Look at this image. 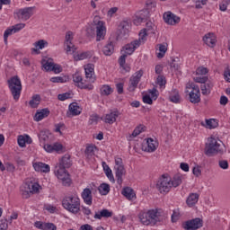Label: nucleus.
<instances>
[{"instance_id":"1","label":"nucleus","mask_w":230,"mask_h":230,"mask_svg":"<svg viewBox=\"0 0 230 230\" xmlns=\"http://www.w3.org/2000/svg\"><path fill=\"white\" fill-rule=\"evenodd\" d=\"M138 218L143 226H156L158 222H163L164 219V211L161 208L141 210Z\"/></svg>"},{"instance_id":"2","label":"nucleus","mask_w":230,"mask_h":230,"mask_svg":"<svg viewBox=\"0 0 230 230\" xmlns=\"http://www.w3.org/2000/svg\"><path fill=\"white\" fill-rule=\"evenodd\" d=\"M96 35V41L103 40L105 35H107V27H105V22L103 21H93V25L89 26L86 29V36L94 37Z\"/></svg>"},{"instance_id":"3","label":"nucleus","mask_w":230,"mask_h":230,"mask_svg":"<svg viewBox=\"0 0 230 230\" xmlns=\"http://www.w3.org/2000/svg\"><path fill=\"white\" fill-rule=\"evenodd\" d=\"M62 206L66 211L76 215L80 211V198L76 195L66 196L62 200Z\"/></svg>"},{"instance_id":"4","label":"nucleus","mask_w":230,"mask_h":230,"mask_svg":"<svg viewBox=\"0 0 230 230\" xmlns=\"http://www.w3.org/2000/svg\"><path fill=\"white\" fill-rule=\"evenodd\" d=\"M7 84L13 100L18 102L19 98H21V93L22 91V84L21 83V78H19L17 75H14L7 81Z\"/></svg>"},{"instance_id":"5","label":"nucleus","mask_w":230,"mask_h":230,"mask_svg":"<svg viewBox=\"0 0 230 230\" xmlns=\"http://www.w3.org/2000/svg\"><path fill=\"white\" fill-rule=\"evenodd\" d=\"M217 154H222V145L215 137H210L205 145V155L211 157L217 155Z\"/></svg>"},{"instance_id":"6","label":"nucleus","mask_w":230,"mask_h":230,"mask_svg":"<svg viewBox=\"0 0 230 230\" xmlns=\"http://www.w3.org/2000/svg\"><path fill=\"white\" fill-rule=\"evenodd\" d=\"M40 185L31 181H26L20 189L22 199H30L33 193H39V188Z\"/></svg>"},{"instance_id":"7","label":"nucleus","mask_w":230,"mask_h":230,"mask_svg":"<svg viewBox=\"0 0 230 230\" xmlns=\"http://www.w3.org/2000/svg\"><path fill=\"white\" fill-rule=\"evenodd\" d=\"M36 8L37 7L32 6V7H24L22 9H18L14 11L13 15L15 19H18L19 21L26 22L31 19V17H33V15L35 14Z\"/></svg>"},{"instance_id":"8","label":"nucleus","mask_w":230,"mask_h":230,"mask_svg":"<svg viewBox=\"0 0 230 230\" xmlns=\"http://www.w3.org/2000/svg\"><path fill=\"white\" fill-rule=\"evenodd\" d=\"M115 177L117 179V183L121 186L123 184V176L127 175V170H125V165L123 164V159L119 157L115 158Z\"/></svg>"},{"instance_id":"9","label":"nucleus","mask_w":230,"mask_h":230,"mask_svg":"<svg viewBox=\"0 0 230 230\" xmlns=\"http://www.w3.org/2000/svg\"><path fill=\"white\" fill-rule=\"evenodd\" d=\"M156 189L163 195L170 193V190H172L170 177L166 176V174H163L156 182Z\"/></svg>"},{"instance_id":"10","label":"nucleus","mask_w":230,"mask_h":230,"mask_svg":"<svg viewBox=\"0 0 230 230\" xmlns=\"http://www.w3.org/2000/svg\"><path fill=\"white\" fill-rule=\"evenodd\" d=\"M187 89H191L189 93L190 103H200V88L195 84H189Z\"/></svg>"},{"instance_id":"11","label":"nucleus","mask_w":230,"mask_h":230,"mask_svg":"<svg viewBox=\"0 0 230 230\" xmlns=\"http://www.w3.org/2000/svg\"><path fill=\"white\" fill-rule=\"evenodd\" d=\"M143 76V70L137 71L130 78H129V84L128 87V91L129 93H134L136 89H137V85L139 84V82H141V77Z\"/></svg>"},{"instance_id":"12","label":"nucleus","mask_w":230,"mask_h":230,"mask_svg":"<svg viewBox=\"0 0 230 230\" xmlns=\"http://www.w3.org/2000/svg\"><path fill=\"white\" fill-rule=\"evenodd\" d=\"M141 42H143V40H141V38H139L138 40H135L133 41H131L130 43L126 44L122 49H121V53H123L124 55H127L128 57V55H132V53H134L136 51V49H137V48H139V46H141Z\"/></svg>"},{"instance_id":"13","label":"nucleus","mask_w":230,"mask_h":230,"mask_svg":"<svg viewBox=\"0 0 230 230\" xmlns=\"http://www.w3.org/2000/svg\"><path fill=\"white\" fill-rule=\"evenodd\" d=\"M204 226V221L200 217H196L191 220H188L183 224V229L185 230H197L200 229Z\"/></svg>"},{"instance_id":"14","label":"nucleus","mask_w":230,"mask_h":230,"mask_svg":"<svg viewBox=\"0 0 230 230\" xmlns=\"http://www.w3.org/2000/svg\"><path fill=\"white\" fill-rule=\"evenodd\" d=\"M71 156L69 155H65L59 161L58 166L56 167L55 172H67V168H71Z\"/></svg>"},{"instance_id":"15","label":"nucleus","mask_w":230,"mask_h":230,"mask_svg":"<svg viewBox=\"0 0 230 230\" xmlns=\"http://www.w3.org/2000/svg\"><path fill=\"white\" fill-rule=\"evenodd\" d=\"M197 76L194 77V82L197 84H206L208 78L206 76L208 75V69L204 66H199L196 70Z\"/></svg>"},{"instance_id":"16","label":"nucleus","mask_w":230,"mask_h":230,"mask_svg":"<svg viewBox=\"0 0 230 230\" xmlns=\"http://www.w3.org/2000/svg\"><path fill=\"white\" fill-rule=\"evenodd\" d=\"M154 33H155V31L154 30V23L149 21L146 23V28L140 31L139 39L142 42H145V40H146V36L153 35Z\"/></svg>"},{"instance_id":"17","label":"nucleus","mask_w":230,"mask_h":230,"mask_svg":"<svg viewBox=\"0 0 230 230\" xmlns=\"http://www.w3.org/2000/svg\"><path fill=\"white\" fill-rule=\"evenodd\" d=\"M44 150L46 152H49V154H51L53 152H57V154H63L64 153V146L60 143H54L53 145L51 144H45L43 146Z\"/></svg>"},{"instance_id":"18","label":"nucleus","mask_w":230,"mask_h":230,"mask_svg":"<svg viewBox=\"0 0 230 230\" xmlns=\"http://www.w3.org/2000/svg\"><path fill=\"white\" fill-rule=\"evenodd\" d=\"M119 114V111L111 110L110 112L104 116L102 121H104V123H108L109 125H112V123H116V119H118Z\"/></svg>"},{"instance_id":"19","label":"nucleus","mask_w":230,"mask_h":230,"mask_svg":"<svg viewBox=\"0 0 230 230\" xmlns=\"http://www.w3.org/2000/svg\"><path fill=\"white\" fill-rule=\"evenodd\" d=\"M164 21L166 24H171L172 26L179 24L181 22V18L172 12H167L164 13Z\"/></svg>"},{"instance_id":"20","label":"nucleus","mask_w":230,"mask_h":230,"mask_svg":"<svg viewBox=\"0 0 230 230\" xmlns=\"http://www.w3.org/2000/svg\"><path fill=\"white\" fill-rule=\"evenodd\" d=\"M58 179L59 181H62L63 186H71V178H69V172L67 171H60V172H55Z\"/></svg>"},{"instance_id":"21","label":"nucleus","mask_w":230,"mask_h":230,"mask_svg":"<svg viewBox=\"0 0 230 230\" xmlns=\"http://www.w3.org/2000/svg\"><path fill=\"white\" fill-rule=\"evenodd\" d=\"M68 111H69L66 112L67 118H72V116H80V114H82V109L76 102L70 103Z\"/></svg>"},{"instance_id":"22","label":"nucleus","mask_w":230,"mask_h":230,"mask_svg":"<svg viewBox=\"0 0 230 230\" xmlns=\"http://www.w3.org/2000/svg\"><path fill=\"white\" fill-rule=\"evenodd\" d=\"M81 197L85 204L87 206H92L93 205V192L91 191V189L85 188L82 194Z\"/></svg>"},{"instance_id":"23","label":"nucleus","mask_w":230,"mask_h":230,"mask_svg":"<svg viewBox=\"0 0 230 230\" xmlns=\"http://www.w3.org/2000/svg\"><path fill=\"white\" fill-rule=\"evenodd\" d=\"M49 113L50 111L48 108L38 110L34 116V121H42L44 118H48V116H49Z\"/></svg>"},{"instance_id":"24","label":"nucleus","mask_w":230,"mask_h":230,"mask_svg":"<svg viewBox=\"0 0 230 230\" xmlns=\"http://www.w3.org/2000/svg\"><path fill=\"white\" fill-rule=\"evenodd\" d=\"M33 168L35 172H42L43 173H49L50 172L49 165L42 162L33 164Z\"/></svg>"},{"instance_id":"25","label":"nucleus","mask_w":230,"mask_h":230,"mask_svg":"<svg viewBox=\"0 0 230 230\" xmlns=\"http://www.w3.org/2000/svg\"><path fill=\"white\" fill-rule=\"evenodd\" d=\"M203 41L209 48H215V46L217 44V39L215 38V34H213V33H208L207 35H205L203 37Z\"/></svg>"},{"instance_id":"26","label":"nucleus","mask_w":230,"mask_h":230,"mask_svg":"<svg viewBox=\"0 0 230 230\" xmlns=\"http://www.w3.org/2000/svg\"><path fill=\"white\" fill-rule=\"evenodd\" d=\"M84 72H85V78H87V80H89V82L93 83L94 77H93V75H94V65L88 64L84 67Z\"/></svg>"},{"instance_id":"27","label":"nucleus","mask_w":230,"mask_h":230,"mask_svg":"<svg viewBox=\"0 0 230 230\" xmlns=\"http://www.w3.org/2000/svg\"><path fill=\"white\" fill-rule=\"evenodd\" d=\"M111 217H112V211L103 208L100 212H96L93 217L102 220V218H111Z\"/></svg>"},{"instance_id":"28","label":"nucleus","mask_w":230,"mask_h":230,"mask_svg":"<svg viewBox=\"0 0 230 230\" xmlns=\"http://www.w3.org/2000/svg\"><path fill=\"white\" fill-rule=\"evenodd\" d=\"M102 53L105 57H111L114 53V42L108 41V43L102 48Z\"/></svg>"},{"instance_id":"29","label":"nucleus","mask_w":230,"mask_h":230,"mask_svg":"<svg viewBox=\"0 0 230 230\" xmlns=\"http://www.w3.org/2000/svg\"><path fill=\"white\" fill-rule=\"evenodd\" d=\"M199 193H190L189 195L186 200V204L189 206V208H193V206L199 202Z\"/></svg>"},{"instance_id":"30","label":"nucleus","mask_w":230,"mask_h":230,"mask_svg":"<svg viewBox=\"0 0 230 230\" xmlns=\"http://www.w3.org/2000/svg\"><path fill=\"white\" fill-rule=\"evenodd\" d=\"M42 98L40 97V94H34L31 97V100L29 102V105L31 109H37L39 105H40Z\"/></svg>"},{"instance_id":"31","label":"nucleus","mask_w":230,"mask_h":230,"mask_svg":"<svg viewBox=\"0 0 230 230\" xmlns=\"http://www.w3.org/2000/svg\"><path fill=\"white\" fill-rule=\"evenodd\" d=\"M102 168L109 181H111V182H116V180L114 179V174H112V170L111 169V167H109L107 163L102 162Z\"/></svg>"},{"instance_id":"32","label":"nucleus","mask_w":230,"mask_h":230,"mask_svg":"<svg viewBox=\"0 0 230 230\" xmlns=\"http://www.w3.org/2000/svg\"><path fill=\"white\" fill-rule=\"evenodd\" d=\"M122 195L128 199V200H132L136 197V193L134 192V190L130 187H125L123 188L121 191Z\"/></svg>"},{"instance_id":"33","label":"nucleus","mask_w":230,"mask_h":230,"mask_svg":"<svg viewBox=\"0 0 230 230\" xmlns=\"http://www.w3.org/2000/svg\"><path fill=\"white\" fill-rule=\"evenodd\" d=\"M171 187L172 188H178L182 184V175L181 174H175L172 179L170 178Z\"/></svg>"},{"instance_id":"34","label":"nucleus","mask_w":230,"mask_h":230,"mask_svg":"<svg viewBox=\"0 0 230 230\" xmlns=\"http://www.w3.org/2000/svg\"><path fill=\"white\" fill-rule=\"evenodd\" d=\"M34 46L36 49H32V52L39 55V53H40V50H39V49H44V48H46V46H48V41H46L44 40H40L34 43Z\"/></svg>"},{"instance_id":"35","label":"nucleus","mask_w":230,"mask_h":230,"mask_svg":"<svg viewBox=\"0 0 230 230\" xmlns=\"http://www.w3.org/2000/svg\"><path fill=\"white\" fill-rule=\"evenodd\" d=\"M137 19L139 22H146L150 19V12L148 10H142L139 13V15L137 16Z\"/></svg>"},{"instance_id":"36","label":"nucleus","mask_w":230,"mask_h":230,"mask_svg":"<svg viewBox=\"0 0 230 230\" xmlns=\"http://www.w3.org/2000/svg\"><path fill=\"white\" fill-rule=\"evenodd\" d=\"M147 148L146 152H155L157 150V142L154 138H147L146 140Z\"/></svg>"},{"instance_id":"37","label":"nucleus","mask_w":230,"mask_h":230,"mask_svg":"<svg viewBox=\"0 0 230 230\" xmlns=\"http://www.w3.org/2000/svg\"><path fill=\"white\" fill-rule=\"evenodd\" d=\"M100 91H101L102 96H109V95L112 94V93L114 92L112 87H111V85H109V84H103L101 87Z\"/></svg>"},{"instance_id":"38","label":"nucleus","mask_w":230,"mask_h":230,"mask_svg":"<svg viewBox=\"0 0 230 230\" xmlns=\"http://www.w3.org/2000/svg\"><path fill=\"white\" fill-rule=\"evenodd\" d=\"M73 82L76 87H80L82 84L84 83V78L82 77V75L78 72H75L73 75Z\"/></svg>"},{"instance_id":"39","label":"nucleus","mask_w":230,"mask_h":230,"mask_svg":"<svg viewBox=\"0 0 230 230\" xmlns=\"http://www.w3.org/2000/svg\"><path fill=\"white\" fill-rule=\"evenodd\" d=\"M169 100L172 103H181V95H179V92L173 90L169 95Z\"/></svg>"},{"instance_id":"40","label":"nucleus","mask_w":230,"mask_h":230,"mask_svg":"<svg viewBox=\"0 0 230 230\" xmlns=\"http://www.w3.org/2000/svg\"><path fill=\"white\" fill-rule=\"evenodd\" d=\"M94 150H96V146H93V145L86 146V148L84 150L85 157H87V159H91V157L94 155Z\"/></svg>"},{"instance_id":"41","label":"nucleus","mask_w":230,"mask_h":230,"mask_svg":"<svg viewBox=\"0 0 230 230\" xmlns=\"http://www.w3.org/2000/svg\"><path fill=\"white\" fill-rule=\"evenodd\" d=\"M69 77L63 75V76H54L50 78V82L52 84H66V82H68Z\"/></svg>"},{"instance_id":"42","label":"nucleus","mask_w":230,"mask_h":230,"mask_svg":"<svg viewBox=\"0 0 230 230\" xmlns=\"http://www.w3.org/2000/svg\"><path fill=\"white\" fill-rule=\"evenodd\" d=\"M98 190L101 195H109L111 185H109V183H102Z\"/></svg>"},{"instance_id":"43","label":"nucleus","mask_w":230,"mask_h":230,"mask_svg":"<svg viewBox=\"0 0 230 230\" xmlns=\"http://www.w3.org/2000/svg\"><path fill=\"white\" fill-rule=\"evenodd\" d=\"M141 132H143V125H140V126L137 127V128L133 130L132 134L129 135V137H128V140H129V141H132V139H133L134 137H137V136H139V134H141Z\"/></svg>"},{"instance_id":"44","label":"nucleus","mask_w":230,"mask_h":230,"mask_svg":"<svg viewBox=\"0 0 230 230\" xmlns=\"http://www.w3.org/2000/svg\"><path fill=\"white\" fill-rule=\"evenodd\" d=\"M159 53H157V58H163L168 51V48H166V45L159 44L158 45Z\"/></svg>"},{"instance_id":"45","label":"nucleus","mask_w":230,"mask_h":230,"mask_svg":"<svg viewBox=\"0 0 230 230\" xmlns=\"http://www.w3.org/2000/svg\"><path fill=\"white\" fill-rule=\"evenodd\" d=\"M218 126V122L215 119H206V127L207 128H217Z\"/></svg>"},{"instance_id":"46","label":"nucleus","mask_w":230,"mask_h":230,"mask_svg":"<svg viewBox=\"0 0 230 230\" xmlns=\"http://www.w3.org/2000/svg\"><path fill=\"white\" fill-rule=\"evenodd\" d=\"M89 57H91V52L85 51V52L77 54L75 58V60H85V58H89Z\"/></svg>"},{"instance_id":"47","label":"nucleus","mask_w":230,"mask_h":230,"mask_svg":"<svg viewBox=\"0 0 230 230\" xmlns=\"http://www.w3.org/2000/svg\"><path fill=\"white\" fill-rule=\"evenodd\" d=\"M13 33V27L8 28L4 31V44H8V37Z\"/></svg>"},{"instance_id":"48","label":"nucleus","mask_w":230,"mask_h":230,"mask_svg":"<svg viewBox=\"0 0 230 230\" xmlns=\"http://www.w3.org/2000/svg\"><path fill=\"white\" fill-rule=\"evenodd\" d=\"M228 4H230V0H221V3L219 4V10L221 12H226Z\"/></svg>"},{"instance_id":"49","label":"nucleus","mask_w":230,"mask_h":230,"mask_svg":"<svg viewBox=\"0 0 230 230\" xmlns=\"http://www.w3.org/2000/svg\"><path fill=\"white\" fill-rule=\"evenodd\" d=\"M65 44L66 45V53H75L76 51L73 41L65 42Z\"/></svg>"},{"instance_id":"50","label":"nucleus","mask_w":230,"mask_h":230,"mask_svg":"<svg viewBox=\"0 0 230 230\" xmlns=\"http://www.w3.org/2000/svg\"><path fill=\"white\" fill-rule=\"evenodd\" d=\"M13 30V33H18V31H21V30H23V28H26V23H18L13 26H12Z\"/></svg>"},{"instance_id":"51","label":"nucleus","mask_w":230,"mask_h":230,"mask_svg":"<svg viewBox=\"0 0 230 230\" xmlns=\"http://www.w3.org/2000/svg\"><path fill=\"white\" fill-rule=\"evenodd\" d=\"M71 98V93H59L58 95V99L60 102H66V100H69Z\"/></svg>"},{"instance_id":"52","label":"nucleus","mask_w":230,"mask_h":230,"mask_svg":"<svg viewBox=\"0 0 230 230\" xmlns=\"http://www.w3.org/2000/svg\"><path fill=\"white\" fill-rule=\"evenodd\" d=\"M156 84L160 85V87L166 85V78L164 75H158L156 78Z\"/></svg>"},{"instance_id":"53","label":"nucleus","mask_w":230,"mask_h":230,"mask_svg":"<svg viewBox=\"0 0 230 230\" xmlns=\"http://www.w3.org/2000/svg\"><path fill=\"white\" fill-rule=\"evenodd\" d=\"M42 65H43L45 71H52L53 66L55 65V63H51L49 61H44V62H42Z\"/></svg>"},{"instance_id":"54","label":"nucleus","mask_w":230,"mask_h":230,"mask_svg":"<svg viewBox=\"0 0 230 230\" xmlns=\"http://www.w3.org/2000/svg\"><path fill=\"white\" fill-rule=\"evenodd\" d=\"M146 5L147 8V12H148V10H154V8H155V6H157V3H155V1H154V0H147L146 2Z\"/></svg>"},{"instance_id":"55","label":"nucleus","mask_w":230,"mask_h":230,"mask_svg":"<svg viewBox=\"0 0 230 230\" xmlns=\"http://www.w3.org/2000/svg\"><path fill=\"white\" fill-rule=\"evenodd\" d=\"M40 141H48L49 139V136L48 135V131H40L39 134Z\"/></svg>"},{"instance_id":"56","label":"nucleus","mask_w":230,"mask_h":230,"mask_svg":"<svg viewBox=\"0 0 230 230\" xmlns=\"http://www.w3.org/2000/svg\"><path fill=\"white\" fill-rule=\"evenodd\" d=\"M200 168L201 167L199 165L193 167L192 173L195 177H200L202 175V170Z\"/></svg>"},{"instance_id":"57","label":"nucleus","mask_w":230,"mask_h":230,"mask_svg":"<svg viewBox=\"0 0 230 230\" xmlns=\"http://www.w3.org/2000/svg\"><path fill=\"white\" fill-rule=\"evenodd\" d=\"M207 4H208V0H196L195 1V7L198 10H200V8H202V6H204Z\"/></svg>"},{"instance_id":"58","label":"nucleus","mask_w":230,"mask_h":230,"mask_svg":"<svg viewBox=\"0 0 230 230\" xmlns=\"http://www.w3.org/2000/svg\"><path fill=\"white\" fill-rule=\"evenodd\" d=\"M79 89H86V91H93L94 89V85L91 84H85V83L83 82V84L79 85Z\"/></svg>"},{"instance_id":"59","label":"nucleus","mask_w":230,"mask_h":230,"mask_svg":"<svg viewBox=\"0 0 230 230\" xmlns=\"http://www.w3.org/2000/svg\"><path fill=\"white\" fill-rule=\"evenodd\" d=\"M18 145L21 146V148H24L26 146V138L22 137V135L18 137Z\"/></svg>"},{"instance_id":"60","label":"nucleus","mask_w":230,"mask_h":230,"mask_svg":"<svg viewBox=\"0 0 230 230\" xmlns=\"http://www.w3.org/2000/svg\"><path fill=\"white\" fill-rule=\"evenodd\" d=\"M45 226H46V222L36 221V222L34 223V227H36V229L44 230Z\"/></svg>"},{"instance_id":"61","label":"nucleus","mask_w":230,"mask_h":230,"mask_svg":"<svg viewBox=\"0 0 230 230\" xmlns=\"http://www.w3.org/2000/svg\"><path fill=\"white\" fill-rule=\"evenodd\" d=\"M143 102L144 103H147V105H152V103H154V100L148 94L143 96Z\"/></svg>"},{"instance_id":"62","label":"nucleus","mask_w":230,"mask_h":230,"mask_svg":"<svg viewBox=\"0 0 230 230\" xmlns=\"http://www.w3.org/2000/svg\"><path fill=\"white\" fill-rule=\"evenodd\" d=\"M224 77L226 82H229L230 84V66H226L224 71Z\"/></svg>"},{"instance_id":"63","label":"nucleus","mask_w":230,"mask_h":230,"mask_svg":"<svg viewBox=\"0 0 230 230\" xmlns=\"http://www.w3.org/2000/svg\"><path fill=\"white\" fill-rule=\"evenodd\" d=\"M52 71L55 73V75H58L59 73H62V66L58 64H54Z\"/></svg>"},{"instance_id":"64","label":"nucleus","mask_w":230,"mask_h":230,"mask_svg":"<svg viewBox=\"0 0 230 230\" xmlns=\"http://www.w3.org/2000/svg\"><path fill=\"white\" fill-rule=\"evenodd\" d=\"M44 230H57V226L53 223H45Z\"/></svg>"}]
</instances>
